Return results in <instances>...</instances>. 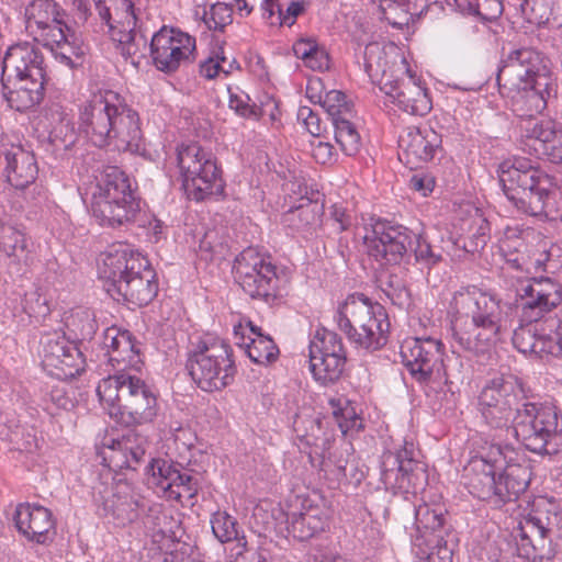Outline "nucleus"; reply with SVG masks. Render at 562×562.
<instances>
[{
  "label": "nucleus",
  "mask_w": 562,
  "mask_h": 562,
  "mask_svg": "<svg viewBox=\"0 0 562 562\" xmlns=\"http://www.w3.org/2000/svg\"><path fill=\"white\" fill-rule=\"evenodd\" d=\"M7 181L15 189L23 190L32 184L38 173L35 156L23 146H12L4 153Z\"/></svg>",
  "instance_id": "31"
},
{
  "label": "nucleus",
  "mask_w": 562,
  "mask_h": 562,
  "mask_svg": "<svg viewBox=\"0 0 562 562\" xmlns=\"http://www.w3.org/2000/svg\"><path fill=\"white\" fill-rule=\"evenodd\" d=\"M68 117L69 115L65 112L64 108L60 104L54 103L42 111L40 124L49 132L54 125L63 123Z\"/></svg>",
  "instance_id": "57"
},
{
  "label": "nucleus",
  "mask_w": 562,
  "mask_h": 562,
  "mask_svg": "<svg viewBox=\"0 0 562 562\" xmlns=\"http://www.w3.org/2000/svg\"><path fill=\"white\" fill-rule=\"evenodd\" d=\"M401 357L411 375L418 383H428L446 376L443 345L435 338H408L401 346Z\"/></svg>",
  "instance_id": "22"
},
{
  "label": "nucleus",
  "mask_w": 562,
  "mask_h": 562,
  "mask_svg": "<svg viewBox=\"0 0 562 562\" xmlns=\"http://www.w3.org/2000/svg\"><path fill=\"white\" fill-rule=\"evenodd\" d=\"M331 222L336 233L348 231L353 224L352 215L346 209L334 205L331 211Z\"/></svg>",
  "instance_id": "62"
},
{
  "label": "nucleus",
  "mask_w": 562,
  "mask_h": 562,
  "mask_svg": "<svg viewBox=\"0 0 562 562\" xmlns=\"http://www.w3.org/2000/svg\"><path fill=\"white\" fill-rule=\"evenodd\" d=\"M537 328L533 323L521 324L514 330L513 344L524 355H532L536 351Z\"/></svg>",
  "instance_id": "51"
},
{
  "label": "nucleus",
  "mask_w": 562,
  "mask_h": 562,
  "mask_svg": "<svg viewBox=\"0 0 562 562\" xmlns=\"http://www.w3.org/2000/svg\"><path fill=\"white\" fill-rule=\"evenodd\" d=\"M506 304L476 285L462 286L451 301V330L460 348L474 353L491 350L506 329Z\"/></svg>",
  "instance_id": "2"
},
{
  "label": "nucleus",
  "mask_w": 562,
  "mask_h": 562,
  "mask_svg": "<svg viewBox=\"0 0 562 562\" xmlns=\"http://www.w3.org/2000/svg\"><path fill=\"white\" fill-rule=\"evenodd\" d=\"M308 349L310 370L314 379L325 386L337 382L347 360L341 337L331 330L317 331Z\"/></svg>",
  "instance_id": "23"
},
{
  "label": "nucleus",
  "mask_w": 562,
  "mask_h": 562,
  "mask_svg": "<svg viewBox=\"0 0 562 562\" xmlns=\"http://www.w3.org/2000/svg\"><path fill=\"white\" fill-rule=\"evenodd\" d=\"M98 274L114 300L133 306L149 304L158 292L149 261L126 244L113 245L100 255Z\"/></svg>",
  "instance_id": "5"
},
{
  "label": "nucleus",
  "mask_w": 562,
  "mask_h": 562,
  "mask_svg": "<svg viewBox=\"0 0 562 562\" xmlns=\"http://www.w3.org/2000/svg\"><path fill=\"white\" fill-rule=\"evenodd\" d=\"M145 504L125 491L106 493L102 503L98 506L99 515L108 522L117 527H124L133 522L138 517V509L144 508Z\"/></svg>",
  "instance_id": "32"
},
{
  "label": "nucleus",
  "mask_w": 562,
  "mask_h": 562,
  "mask_svg": "<svg viewBox=\"0 0 562 562\" xmlns=\"http://www.w3.org/2000/svg\"><path fill=\"white\" fill-rule=\"evenodd\" d=\"M80 128L97 147L143 154L145 140L138 113L119 93H94L80 111Z\"/></svg>",
  "instance_id": "3"
},
{
  "label": "nucleus",
  "mask_w": 562,
  "mask_h": 562,
  "mask_svg": "<svg viewBox=\"0 0 562 562\" xmlns=\"http://www.w3.org/2000/svg\"><path fill=\"white\" fill-rule=\"evenodd\" d=\"M288 530L300 541H305L323 531L327 525V518L317 507H310L306 510L288 516Z\"/></svg>",
  "instance_id": "38"
},
{
  "label": "nucleus",
  "mask_w": 562,
  "mask_h": 562,
  "mask_svg": "<svg viewBox=\"0 0 562 562\" xmlns=\"http://www.w3.org/2000/svg\"><path fill=\"white\" fill-rule=\"evenodd\" d=\"M353 112H345V117L331 122L335 132V140L342 153L355 156L361 146L360 135L351 122Z\"/></svg>",
  "instance_id": "42"
},
{
  "label": "nucleus",
  "mask_w": 562,
  "mask_h": 562,
  "mask_svg": "<svg viewBox=\"0 0 562 562\" xmlns=\"http://www.w3.org/2000/svg\"><path fill=\"white\" fill-rule=\"evenodd\" d=\"M46 72L44 57L30 43L12 45L2 61V94L10 108L23 112L44 98Z\"/></svg>",
  "instance_id": "8"
},
{
  "label": "nucleus",
  "mask_w": 562,
  "mask_h": 562,
  "mask_svg": "<svg viewBox=\"0 0 562 562\" xmlns=\"http://www.w3.org/2000/svg\"><path fill=\"white\" fill-rule=\"evenodd\" d=\"M509 429L533 453L554 456L562 451V415L552 404L522 403Z\"/></svg>",
  "instance_id": "13"
},
{
  "label": "nucleus",
  "mask_w": 562,
  "mask_h": 562,
  "mask_svg": "<svg viewBox=\"0 0 562 562\" xmlns=\"http://www.w3.org/2000/svg\"><path fill=\"white\" fill-rule=\"evenodd\" d=\"M0 438L8 441L13 450L33 452L37 449L35 429L31 426L21 425L16 418L0 424Z\"/></svg>",
  "instance_id": "40"
},
{
  "label": "nucleus",
  "mask_w": 562,
  "mask_h": 562,
  "mask_svg": "<svg viewBox=\"0 0 562 562\" xmlns=\"http://www.w3.org/2000/svg\"><path fill=\"white\" fill-rule=\"evenodd\" d=\"M562 303V285L552 278L522 281L516 288V310L521 323H538Z\"/></svg>",
  "instance_id": "20"
},
{
  "label": "nucleus",
  "mask_w": 562,
  "mask_h": 562,
  "mask_svg": "<svg viewBox=\"0 0 562 562\" xmlns=\"http://www.w3.org/2000/svg\"><path fill=\"white\" fill-rule=\"evenodd\" d=\"M529 119L524 132L533 142L535 150L552 164H562V124L550 119Z\"/></svg>",
  "instance_id": "28"
},
{
  "label": "nucleus",
  "mask_w": 562,
  "mask_h": 562,
  "mask_svg": "<svg viewBox=\"0 0 562 562\" xmlns=\"http://www.w3.org/2000/svg\"><path fill=\"white\" fill-rule=\"evenodd\" d=\"M415 525L418 535L415 538L454 535L447 521L446 510L439 505L420 504L415 509Z\"/></svg>",
  "instance_id": "35"
},
{
  "label": "nucleus",
  "mask_w": 562,
  "mask_h": 562,
  "mask_svg": "<svg viewBox=\"0 0 562 562\" xmlns=\"http://www.w3.org/2000/svg\"><path fill=\"white\" fill-rule=\"evenodd\" d=\"M525 246L522 239L517 236L516 229L508 228L505 232L504 238L499 240V250L504 255V257L514 254L519 252L520 248Z\"/></svg>",
  "instance_id": "60"
},
{
  "label": "nucleus",
  "mask_w": 562,
  "mask_h": 562,
  "mask_svg": "<svg viewBox=\"0 0 562 562\" xmlns=\"http://www.w3.org/2000/svg\"><path fill=\"white\" fill-rule=\"evenodd\" d=\"M173 524L172 517L168 516L159 504L148 506L147 513L143 517V525L153 537H170L173 535Z\"/></svg>",
  "instance_id": "44"
},
{
  "label": "nucleus",
  "mask_w": 562,
  "mask_h": 562,
  "mask_svg": "<svg viewBox=\"0 0 562 562\" xmlns=\"http://www.w3.org/2000/svg\"><path fill=\"white\" fill-rule=\"evenodd\" d=\"M488 236L485 232L484 226H480L476 233H474L470 237L460 236L453 240H449L452 246L453 255L461 257L457 251H462L464 254H475L483 249L487 244Z\"/></svg>",
  "instance_id": "48"
},
{
  "label": "nucleus",
  "mask_w": 562,
  "mask_h": 562,
  "mask_svg": "<svg viewBox=\"0 0 562 562\" xmlns=\"http://www.w3.org/2000/svg\"><path fill=\"white\" fill-rule=\"evenodd\" d=\"M177 160L182 186L190 199L199 202L224 193L222 172L210 150L191 143L178 149Z\"/></svg>",
  "instance_id": "17"
},
{
  "label": "nucleus",
  "mask_w": 562,
  "mask_h": 562,
  "mask_svg": "<svg viewBox=\"0 0 562 562\" xmlns=\"http://www.w3.org/2000/svg\"><path fill=\"white\" fill-rule=\"evenodd\" d=\"M237 525L236 519L226 512H216L211 518L212 532L215 538L222 543L235 541L233 551L236 557H239L246 550L247 541L245 536H239Z\"/></svg>",
  "instance_id": "41"
},
{
  "label": "nucleus",
  "mask_w": 562,
  "mask_h": 562,
  "mask_svg": "<svg viewBox=\"0 0 562 562\" xmlns=\"http://www.w3.org/2000/svg\"><path fill=\"white\" fill-rule=\"evenodd\" d=\"M456 541L454 535L415 538L413 550L415 555L425 562H452Z\"/></svg>",
  "instance_id": "36"
},
{
  "label": "nucleus",
  "mask_w": 562,
  "mask_h": 562,
  "mask_svg": "<svg viewBox=\"0 0 562 562\" xmlns=\"http://www.w3.org/2000/svg\"><path fill=\"white\" fill-rule=\"evenodd\" d=\"M363 67L372 82L400 110L412 115H426L431 110V101L426 88L411 74L406 59L396 55L389 59L381 45L371 42L364 47Z\"/></svg>",
  "instance_id": "7"
},
{
  "label": "nucleus",
  "mask_w": 562,
  "mask_h": 562,
  "mask_svg": "<svg viewBox=\"0 0 562 562\" xmlns=\"http://www.w3.org/2000/svg\"><path fill=\"white\" fill-rule=\"evenodd\" d=\"M507 3L512 5L518 13L521 15L528 16L529 11L532 13V15L529 16V19H538L539 21L546 19L549 20V15H546V12L537 14L536 13V5H533L531 0H507Z\"/></svg>",
  "instance_id": "64"
},
{
  "label": "nucleus",
  "mask_w": 562,
  "mask_h": 562,
  "mask_svg": "<svg viewBox=\"0 0 562 562\" xmlns=\"http://www.w3.org/2000/svg\"><path fill=\"white\" fill-rule=\"evenodd\" d=\"M33 244L16 225L0 221V251L9 263L29 266L33 261Z\"/></svg>",
  "instance_id": "34"
},
{
  "label": "nucleus",
  "mask_w": 562,
  "mask_h": 562,
  "mask_svg": "<svg viewBox=\"0 0 562 562\" xmlns=\"http://www.w3.org/2000/svg\"><path fill=\"white\" fill-rule=\"evenodd\" d=\"M147 438L134 429H128L120 439L112 440L110 462L117 469L136 468L144 461Z\"/></svg>",
  "instance_id": "33"
},
{
  "label": "nucleus",
  "mask_w": 562,
  "mask_h": 562,
  "mask_svg": "<svg viewBox=\"0 0 562 562\" xmlns=\"http://www.w3.org/2000/svg\"><path fill=\"white\" fill-rule=\"evenodd\" d=\"M442 138L429 125L409 126L398 139V159L411 169L432 160L442 151Z\"/></svg>",
  "instance_id": "27"
},
{
  "label": "nucleus",
  "mask_w": 562,
  "mask_h": 562,
  "mask_svg": "<svg viewBox=\"0 0 562 562\" xmlns=\"http://www.w3.org/2000/svg\"><path fill=\"white\" fill-rule=\"evenodd\" d=\"M13 520L19 532L37 543H45L55 526L52 512L41 505L19 504Z\"/></svg>",
  "instance_id": "30"
},
{
  "label": "nucleus",
  "mask_w": 562,
  "mask_h": 562,
  "mask_svg": "<svg viewBox=\"0 0 562 562\" xmlns=\"http://www.w3.org/2000/svg\"><path fill=\"white\" fill-rule=\"evenodd\" d=\"M282 221L285 225L296 231L313 226L318 221L316 204L307 200L305 203L292 207L284 213Z\"/></svg>",
  "instance_id": "45"
},
{
  "label": "nucleus",
  "mask_w": 562,
  "mask_h": 562,
  "mask_svg": "<svg viewBox=\"0 0 562 562\" xmlns=\"http://www.w3.org/2000/svg\"><path fill=\"white\" fill-rule=\"evenodd\" d=\"M148 484L162 491L170 499L193 498L198 494V480L181 464L166 459H153L147 465Z\"/></svg>",
  "instance_id": "26"
},
{
  "label": "nucleus",
  "mask_w": 562,
  "mask_h": 562,
  "mask_svg": "<svg viewBox=\"0 0 562 562\" xmlns=\"http://www.w3.org/2000/svg\"><path fill=\"white\" fill-rule=\"evenodd\" d=\"M149 50L156 68L171 74L182 63L194 59L195 38L178 29L162 26L153 35Z\"/></svg>",
  "instance_id": "24"
},
{
  "label": "nucleus",
  "mask_w": 562,
  "mask_h": 562,
  "mask_svg": "<svg viewBox=\"0 0 562 562\" xmlns=\"http://www.w3.org/2000/svg\"><path fill=\"white\" fill-rule=\"evenodd\" d=\"M382 290L394 305L406 311L411 308L413 304L412 294L401 279L390 277V280Z\"/></svg>",
  "instance_id": "50"
},
{
  "label": "nucleus",
  "mask_w": 562,
  "mask_h": 562,
  "mask_svg": "<svg viewBox=\"0 0 562 562\" xmlns=\"http://www.w3.org/2000/svg\"><path fill=\"white\" fill-rule=\"evenodd\" d=\"M305 66L313 70H325L329 68V57L325 47L315 46L308 58L304 61Z\"/></svg>",
  "instance_id": "61"
},
{
  "label": "nucleus",
  "mask_w": 562,
  "mask_h": 562,
  "mask_svg": "<svg viewBox=\"0 0 562 562\" xmlns=\"http://www.w3.org/2000/svg\"><path fill=\"white\" fill-rule=\"evenodd\" d=\"M66 327L77 342L90 340L98 329L95 315L90 310H77L66 319Z\"/></svg>",
  "instance_id": "43"
},
{
  "label": "nucleus",
  "mask_w": 562,
  "mask_h": 562,
  "mask_svg": "<svg viewBox=\"0 0 562 562\" xmlns=\"http://www.w3.org/2000/svg\"><path fill=\"white\" fill-rule=\"evenodd\" d=\"M499 182L518 211L550 220L562 217V192L555 188L553 179L530 160L504 161L499 167Z\"/></svg>",
  "instance_id": "6"
},
{
  "label": "nucleus",
  "mask_w": 562,
  "mask_h": 562,
  "mask_svg": "<svg viewBox=\"0 0 562 562\" xmlns=\"http://www.w3.org/2000/svg\"><path fill=\"white\" fill-rule=\"evenodd\" d=\"M97 394L109 415L127 427L149 423L157 414V398L151 389L128 372L101 380Z\"/></svg>",
  "instance_id": "11"
},
{
  "label": "nucleus",
  "mask_w": 562,
  "mask_h": 562,
  "mask_svg": "<svg viewBox=\"0 0 562 562\" xmlns=\"http://www.w3.org/2000/svg\"><path fill=\"white\" fill-rule=\"evenodd\" d=\"M317 102L325 109L331 122L345 117V112H353L351 104L346 101V94L338 90L328 91L324 98L318 97Z\"/></svg>",
  "instance_id": "46"
},
{
  "label": "nucleus",
  "mask_w": 562,
  "mask_h": 562,
  "mask_svg": "<svg viewBox=\"0 0 562 562\" xmlns=\"http://www.w3.org/2000/svg\"><path fill=\"white\" fill-rule=\"evenodd\" d=\"M561 521L554 504L537 502L513 532L517 555L529 562L551 560L555 554L552 537Z\"/></svg>",
  "instance_id": "15"
},
{
  "label": "nucleus",
  "mask_w": 562,
  "mask_h": 562,
  "mask_svg": "<svg viewBox=\"0 0 562 562\" xmlns=\"http://www.w3.org/2000/svg\"><path fill=\"white\" fill-rule=\"evenodd\" d=\"M87 195L91 214L101 226L144 225L140 200L136 198L128 176L119 167H105L95 177V183L91 184Z\"/></svg>",
  "instance_id": "9"
},
{
  "label": "nucleus",
  "mask_w": 562,
  "mask_h": 562,
  "mask_svg": "<svg viewBox=\"0 0 562 562\" xmlns=\"http://www.w3.org/2000/svg\"><path fill=\"white\" fill-rule=\"evenodd\" d=\"M46 406L45 409L50 414L55 415L56 412L53 407L56 409H65L69 411L74 407L72 400L67 395V392L64 386L56 385L52 387L48 397L45 400Z\"/></svg>",
  "instance_id": "55"
},
{
  "label": "nucleus",
  "mask_w": 562,
  "mask_h": 562,
  "mask_svg": "<svg viewBox=\"0 0 562 562\" xmlns=\"http://www.w3.org/2000/svg\"><path fill=\"white\" fill-rule=\"evenodd\" d=\"M276 266L269 256L254 247L244 249L235 259V277L241 289L251 297L272 303L278 297Z\"/></svg>",
  "instance_id": "19"
},
{
  "label": "nucleus",
  "mask_w": 562,
  "mask_h": 562,
  "mask_svg": "<svg viewBox=\"0 0 562 562\" xmlns=\"http://www.w3.org/2000/svg\"><path fill=\"white\" fill-rule=\"evenodd\" d=\"M397 473L396 481L400 488L408 490L412 485L413 477L417 476V471L423 472L420 463L416 462L413 458L408 457V451L404 449L396 454Z\"/></svg>",
  "instance_id": "49"
},
{
  "label": "nucleus",
  "mask_w": 562,
  "mask_h": 562,
  "mask_svg": "<svg viewBox=\"0 0 562 562\" xmlns=\"http://www.w3.org/2000/svg\"><path fill=\"white\" fill-rule=\"evenodd\" d=\"M503 5L501 0H477L468 14L477 15L485 21H493L502 14Z\"/></svg>",
  "instance_id": "54"
},
{
  "label": "nucleus",
  "mask_w": 562,
  "mask_h": 562,
  "mask_svg": "<svg viewBox=\"0 0 562 562\" xmlns=\"http://www.w3.org/2000/svg\"><path fill=\"white\" fill-rule=\"evenodd\" d=\"M186 369L204 392L222 391L232 384L237 371L232 347L214 337H204L194 345L188 352Z\"/></svg>",
  "instance_id": "14"
},
{
  "label": "nucleus",
  "mask_w": 562,
  "mask_h": 562,
  "mask_svg": "<svg viewBox=\"0 0 562 562\" xmlns=\"http://www.w3.org/2000/svg\"><path fill=\"white\" fill-rule=\"evenodd\" d=\"M304 11V4L301 1H291L284 11L281 8V14H277L278 25H293L299 15Z\"/></svg>",
  "instance_id": "63"
},
{
  "label": "nucleus",
  "mask_w": 562,
  "mask_h": 562,
  "mask_svg": "<svg viewBox=\"0 0 562 562\" xmlns=\"http://www.w3.org/2000/svg\"><path fill=\"white\" fill-rule=\"evenodd\" d=\"M531 467L510 445L486 443L464 468L469 492L495 508L516 501L529 486Z\"/></svg>",
  "instance_id": "1"
},
{
  "label": "nucleus",
  "mask_w": 562,
  "mask_h": 562,
  "mask_svg": "<svg viewBox=\"0 0 562 562\" xmlns=\"http://www.w3.org/2000/svg\"><path fill=\"white\" fill-rule=\"evenodd\" d=\"M101 21L109 27L112 41L120 54L137 67L146 56L147 36L137 29V15L133 0H93Z\"/></svg>",
  "instance_id": "16"
},
{
  "label": "nucleus",
  "mask_w": 562,
  "mask_h": 562,
  "mask_svg": "<svg viewBox=\"0 0 562 562\" xmlns=\"http://www.w3.org/2000/svg\"><path fill=\"white\" fill-rule=\"evenodd\" d=\"M203 21L213 31H224L233 22V8L226 3L217 2L204 10Z\"/></svg>",
  "instance_id": "47"
},
{
  "label": "nucleus",
  "mask_w": 562,
  "mask_h": 562,
  "mask_svg": "<svg viewBox=\"0 0 562 562\" xmlns=\"http://www.w3.org/2000/svg\"><path fill=\"white\" fill-rule=\"evenodd\" d=\"M236 345L241 348L249 359L258 364H270L279 357V348L270 336L258 333L257 337H245L235 330Z\"/></svg>",
  "instance_id": "37"
},
{
  "label": "nucleus",
  "mask_w": 562,
  "mask_h": 562,
  "mask_svg": "<svg viewBox=\"0 0 562 562\" xmlns=\"http://www.w3.org/2000/svg\"><path fill=\"white\" fill-rule=\"evenodd\" d=\"M102 344L108 350L109 361L113 367L116 363L120 372L137 368L140 363L138 342L128 330L109 327L103 333Z\"/></svg>",
  "instance_id": "29"
},
{
  "label": "nucleus",
  "mask_w": 562,
  "mask_h": 562,
  "mask_svg": "<svg viewBox=\"0 0 562 562\" xmlns=\"http://www.w3.org/2000/svg\"><path fill=\"white\" fill-rule=\"evenodd\" d=\"M339 330L359 350L373 352L389 341L390 322L383 306L364 294H350L335 315Z\"/></svg>",
  "instance_id": "12"
},
{
  "label": "nucleus",
  "mask_w": 562,
  "mask_h": 562,
  "mask_svg": "<svg viewBox=\"0 0 562 562\" xmlns=\"http://www.w3.org/2000/svg\"><path fill=\"white\" fill-rule=\"evenodd\" d=\"M562 352V340L561 337L555 339L549 335H539L537 336L536 341V351L532 355L538 357H543L544 355L557 356Z\"/></svg>",
  "instance_id": "58"
},
{
  "label": "nucleus",
  "mask_w": 562,
  "mask_h": 562,
  "mask_svg": "<svg viewBox=\"0 0 562 562\" xmlns=\"http://www.w3.org/2000/svg\"><path fill=\"white\" fill-rule=\"evenodd\" d=\"M363 238L368 255L381 266L400 265L408 248L422 268L431 269L442 261L443 247L431 245L423 235L385 220H376Z\"/></svg>",
  "instance_id": "10"
},
{
  "label": "nucleus",
  "mask_w": 562,
  "mask_h": 562,
  "mask_svg": "<svg viewBox=\"0 0 562 562\" xmlns=\"http://www.w3.org/2000/svg\"><path fill=\"white\" fill-rule=\"evenodd\" d=\"M63 37L57 40L56 43L42 45L48 48L61 64L69 68H76L80 65L85 54L82 44L68 25L63 30Z\"/></svg>",
  "instance_id": "39"
},
{
  "label": "nucleus",
  "mask_w": 562,
  "mask_h": 562,
  "mask_svg": "<svg viewBox=\"0 0 562 562\" xmlns=\"http://www.w3.org/2000/svg\"><path fill=\"white\" fill-rule=\"evenodd\" d=\"M521 392L520 383L514 375H498L488 380L477 398L479 412L485 424L492 429H506L513 425V418Z\"/></svg>",
  "instance_id": "18"
},
{
  "label": "nucleus",
  "mask_w": 562,
  "mask_h": 562,
  "mask_svg": "<svg viewBox=\"0 0 562 562\" xmlns=\"http://www.w3.org/2000/svg\"><path fill=\"white\" fill-rule=\"evenodd\" d=\"M311 153L316 162L321 165H331L336 161V151L328 142L314 139L311 142Z\"/></svg>",
  "instance_id": "56"
},
{
  "label": "nucleus",
  "mask_w": 562,
  "mask_h": 562,
  "mask_svg": "<svg viewBox=\"0 0 562 562\" xmlns=\"http://www.w3.org/2000/svg\"><path fill=\"white\" fill-rule=\"evenodd\" d=\"M297 119L301 120L308 133L314 136L318 137L322 134V124L321 119L318 115L310 108L302 105L300 106L297 111Z\"/></svg>",
  "instance_id": "59"
},
{
  "label": "nucleus",
  "mask_w": 562,
  "mask_h": 562,
  "mask_svg": "<svg viewBox=\"0 0 562 562\" xmlns=\"http://www.w3.org/2000/svg\"><path fill=\"white\" fill-rule=\"evenodd\" d=\"M25 29L40 44L56 43L67 25L65 12L53 0H34L25 8Z\"/></svg>",
  "instance_id": "25"
},
{
  "label": "nucleus",
  "mask_w": 562,
  "mask_h": 562,
  "mask_svg": "<svg viewBox=\"0 0 562 562\" xmlns=\"http://www.w3.org/2000/svg\"><path fill=\"white\" fill-rule=\"evenodd\" d=\"M250 98L246 93H232L229 91V109L234 110L236 114L245 119L259 120L262 115L261 108L257 104L249 103Z\"/></svg>",
  "instance_id": "52"
},
{
  "label": "nucleus",
  "mask_w": 562,
  "mask_h": 562,
  "mask_svg": "<svg viewBox=\"0 0 562 562\" xmlns=\"http://www.w3.org/2000/svg\"><path fill=\"white\" fill-rule=\"evenodd\" d=\"M496 81L501 94L509 100L516 115L533 117L546 109L543 93L549 86V77L537 50L520 47L504 52Z\"/></svg>",
  "instance_id": "4"
},
{
  "label": "nucleus",
  "mask_w": 562,
  "mask_h": 562,
  "mask_svg": "<svg viewBox=\"0 0 562 562\" xmlns=\"http://www.w3.org/2000/svg\"><path fill=\"white\" fill-rule=\"evenodd\" d=\"M49 139L53 144L59 142L65 149H68L76 140V133L71 124V119L68 117L63 123L54 125L53 130L48 132Z\"/></svg>",
  "instance_id": "53"
},
{
  "label": "nucleus",
  "mask_w": 562,
  "mask_h": 562,
  "mask_svg": "<svg viewBox=\"0 0 562 562\" xmlns=\"http://www.w3.org/2000/svg\"><path fill=\"white\" fill-rule=\"evenodd\" d=\"M43 366L59 379H74L86 369L83 352L64 331L45 333L41 338Z\"/></svg>",
  "instance_id": "21"
}]
</instances>
